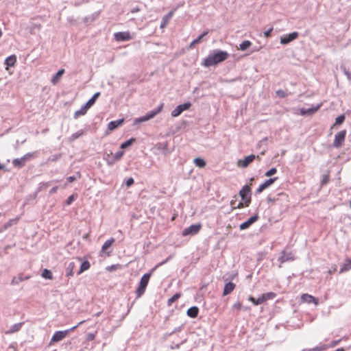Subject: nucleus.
I'll list each match as a JSON object with an SVG mask.
<instances>
[{
	"label": "nucleus",
	"instance_id": "f257e3e1",
	"mask_svg": "<svg viewBox=\"0 0 351 351\" xmlns=\"http://www.w3.org/2000/svg\"><path fill=\"white\" fill-rule=\"evenodd\" d=\"M228 57V53L226 51L217 50L215 51L213 53L208 55V57L204 60L202 64L205 67L214 66L226 60Z\"/></svg>",
	"mask_w": 351,
	"mask_h": 351
},
{
	"label": "nucleus",
	"instance_id": "f03ea898",
	"mask_svg": "<svg viewBox=\"0 0 351 351\" xmlns=\"http://www.w3.org/2000/svg\"><path fill=\"white\" fill-rule=\"evenodd\" d=\"M85 321L80 322L76 326L65 330L56 331L52 336L49 344L51 345L55 342H58L64 339L71 332L76 329L80 325L83 324Z\"/></svg>",
	"mask_w": 351,
	"mask_h": 351
},
{
	"label": "nucleus",
	"instance_id": "7ed1b4c3",
	"mask_svg": "<svg viewBox=\"0 0 351 351\" xmlns=\"http://www.w3.org/2000/svg\"><path fill=\"white\" fill-rule=\"evenodd\" d=\"M163 104H160L158 108L155 110H151L148 113H147L145 115L136 118L134 121V124H138L142 122H145L147 121H149L152 119H153L156 115H157L159 112H161L162 108H163Z\"/></svg>",
	"mask_w": 351,
	"mask_h": 351
},
{
	"label": "nucleus",
	"instance_id": "20e7f679",
	"mask_svg": "<svg viewBox=\"0 0 351 351\" xmlns=\"http://www.w3.org/2000/svg\"><path fill=\"white\" fill-rule=\"evenodd\" d=\"M295 260V253L290 251L287 252L286 250H283L280 256L278 258V261L280 262L279 267H282V264L286 262H292Z\"/></svg>",
	"mask_w": 351,
	"mask_h": 351
},
{
	"label": "nucleus",
	"instance_id": "39448f33",
	"mask_svg": "<svg viewBox=\"0 0 351 351\" xmlns=\"http://www.w3.org/2000/svg\"><path fill=\"white\" fill-rule=\"evenodd\" d=\"M239 195L244 202V206H248L251 202V188L248 185L243 186L239 191Z\"/></svg>",
	"mask_w": 351,
	"mask_h": 351
},
{
	"label": "nucleus",
	"instance_id": "423d86ee",
	"mask_svg": "<svg viewBox=\"0 0 351 351\" xmlns=\"http://www.w3.org/2000/svg\"><path fill=\"white\" fill-rule=\"evenodd\" d=\"M346 135V131L345 130H341V131L339 132L337 134H336L335 136V140H334V142L332 144L333 147L335 148L340 147L345 141Z\"/></svg>",
	"mask_w": 351,
	"mask_h": 351
},
{
	"label": "nucleus",
	"instance_id": "0eeeda50",
	"mask_svg": "<svg viewBox=\"0 0 351 351\" xmlns=\"http://www.w3.org/2000/svg\"><path fill=\"white\" fill-rule=\"evenodd\" d=\"M201 229V224H192L189 227L184 229L182 236L195 235L199 232Z\"/></svg>",
	"mask_w": 351,
	"mask_h": 351
},
{
	"label": "nucleus",
	"instance_id": "6e6552de",
	"mask_svg": "<svg viewBox=\"0 0 351 351\" xmlns=\"http://www.w3.org/2000/svg\"><path fill=\"white\" fill-rule=\"evenodd\" d=\"M81 261L80 258H77L75 261H73L69 263L66 266L65 275L66 277L73 276L74 274V269L76 268L77 265Z\"/></svg>",
	"mask_w": 351,
	"mask_h": 351
},
{
	"label": "nucleus",
	"instance_id": "1a4fd4ad",
	"mask_svg": "<svg viewBox=\"0 0 351 351\" xmlns=\"http://www.w3.org/2000/svg\"><path fill=\"white\" fill-rule=\"evenodd\" d=\"M191 106V104L190 102H186L183 104L178 105L171 111V116L173 117H177L181 114L183 111L188 110Z\"/></svg>",
	"mask_w": 351,
	"mask_h": 351
},
{
	"label": "nucleus",
	"instance_id": "9d476101",
	"mask_svg": "<svg viewBox=\"0 0 351 351\" xmlns=\"http://www.w3.org/2000/svg\"><path fill=\"white\" fill-rule=\"evenodd\" d=\"M114 39L118 42L128 41L132 39L129 32H119L114 34Z\"/></svg>",
	"mask_w": 351,
	"mask_h": 351
},
{
	"label": "nucleus",
	"instance_id": "9b49d317",
	"mask_svg": "<svg viewBox=\"0 0 351 351\" xmlns=\"http://www.w3.org/2000/svg\"><path fill=\"white\" fill-rule=\"evenodd\" d=\"M256 158H258L260 160L259 156L251 154V155L245 157L243 160H239L238 161V165L243 168H246Z\"/></svg>",
	"mask_w": 351,
	"mask_h": 351
},
{
	"label": "nucleus",
	"instance_id": "f8f14e48",
	"mask_svg": "<svg viewBox=\"0 0 351 351\" xmlns=\"http://www.w3.org/2000/svg\"><path fill=\"white\" fill-rule=\"evenodd\" d=\"M298 36V33L296 32H292L289 34H286L281 37L280 43L282 45L289 44L290 42L296 39Z\"/></svg>",
	"mask_w": 351,
	"mask_h": 351
},
{
	"label": "nucleus",
	"instance_id": "ddd939ff",
	"mask_svg": "<svg viewBox=\"0 0 351 351\" xmlns=\"http://www.w3.org/2000/svg\"><path fill=\"white\" fill-rule=\"evenodd\" d=\"M278 180L277 177L271 178L266 181H265L262 184H261L258 188L256 189L257 193H262L265 189L270 186L275 181Z\"/></svg>",
	"mask_w": 351,
	"mask_h": 351
},
{
	"label": "nucleus",
	"instance_id": "4468645a",
	"mask_svg": "<svg viewBox=\"0 0 351 351\" xmlns=\"http://www.w3.org/2000/svg\"><path fill=\"white\" fill-rule=\"evenodd\" d=\"M301 300L308 304L314 303L316 306L318 304V299L308 293H303L301 295Z\"/></svg>",
	"mask_w": 351,
	"mask_h": 351
},
{
	"label": "nucleus",
	"instance_id": "2eb2a0df",
	"mask_svg": "<svg viewBox=\"0 0 351 351\" xmlns=\"http://www.w3.org/2000/svg\"><path fill=\"white\" fill-rule=\"evenodd\" d=\"M258 215L252 216L250 219H248V220L241 223V225L239 226L240 230H245V229L248 228L252 223L256 222L258 220Z\"/></svg>",
	"mask_w": 351,
	"mask_h": 351
},
{
	"label": "nucleus",
	"instance_id": "dca6fc26",
	"mask_svg": "<svg viewBox=\"0 0 351 351\" xmlns=\"http://www.w3.org/2000/svg\"><path fill=\"white\" fill-rule=\"evenodd\" d=\"M23 324H24V322H19L17 324H14L10 328L9 330H8L5 332V334L10 335V334H12V333L19 331L21 329Z\"/></svg>",
	"mask_w": 351,
	"mask_h": 351
},
{
	"label": "nucleus",
	"instance_id": "f3484780",
	"mask_svg": "<svg viewBox=\"0 0 351 351\" xmlns=\"http://www.w3.org/2000/svg\"><path fill=\"white\" fill-rule=\"evenodd\" d=\"M235 284L232 282L226 283L223 288V295H227L230 294L235 289Z\"/></svg>",
	"mask_w": 351,
	"mask_h": 351
},
{
	"label": "nucleus",
	"instance_id": "a211bd4d",
	"mask_svg": "<svg viewBox=\"0 0 351 351\" xmlns=\"http://www.w3.org/2000/svg\"><path fill=\"white\" fill-rule=\"evenodd\" d=\"M123 122V119H119L116 121H110L108 125V129L110 131L114 130L117 127L121 125Z\"/></svg>",
	"mask_w": 351,
	"mask_h": 351
},
{
	"label": "nucleus",
	"instance_id": "6ab92c4d",
	"mask_svg": "<svg viewBox=\"0 0 351 351\" xmlns=\"http://www.w3.org/2000/svg\"><path fill=\"white\" fill-rule=\"evenodd\" d=\"M321 104L317 105L315 107L308 108H302L301 110L302 114H312L316 111L319 110Z\"/></svg>",
	"mask_w": 351,
	"mask_h": 351
},
{
	"label": "nucleus",
	"instance_id": "aec40b11",
	"mask_svg": "<svg viewBox=\"0 0 351 351\" xmlns=\"http://www.w3.org/2000/svg\"><path fill=\"white\" fill-rule=\"evenodd\" d=\"M199 313V308L197 306H192L187 310L186 314L191 318H195L197 317Z\"/></svg>",
	"mask_w": 351,
	"mask_h": 351
},
{
	"label": "nucleus",
	"instance_id": "412c9836",
	"mask_svg": "<svg viewBox=\"0 0 351 351\" xmlns=\"http://www.w3.org/2000/svg\"><path fill=\"white\" fill-rule=\"evenodd\" d=\"M25 158L21 157L20 158H15L12 160V165L14 167L17 168H21L25 165Z\"/></svg>",
	"mask_w": 351,
	"mask_h": 351
},
{
	"label": "nucleus",
	"instance_id": "4be33fe9",
	"mask_svg": "<svg viewBox=\"0 0 351 351\" xmlns=\"http://www.w3.org/2000/svg\"><path fill=\"white\" fill-rule=\"evenodd\" d=\"M29 279V277H23L22 274L19 275L18 276H14L11 280L10 284L12 285H19L21 282Z\"/></svg>",
	"mask_w": 351,
	"mask_h": 351
},
{
	"label": "nucleus",
	"instance_id": "5701e85b",
	"mask_svg": "<svg viewBox=\"0 0 351 351\" xmlns=\"http://www.w3.org/2000/svg\"><path fill=\"white\" fill-rule=\"evenodd\" d=\"M208 34V31H205L202 34H200L196 39L193 40L191 43H190V45H189V47L190 48H192L195 45L199 43L203 38L204 36H206L207 34Z\"/></svg>",
	"mask_w": 351,
	"mask_h": 351
},
{
	"label": "nucleus",
	"instance_id": "b1692460",
	"mask_svg": "<svg viewBox=\"0 0 351 351\" xmlns=\"http://www.w3.org/2000/svg\"><path fill=\"white\" fill-rule=\"evenodd\" d=\"M90 267V263L88 261H83L80 265V268L79 271H77V274L80 275L82 274L84 271L88 270Z\"/></svg>",
	"mask_w": 351,
	"mask_h": 351
},
{
	"label": "nucleus",
	"instance_id": "393cba45",
	"mask_svg": "<svg viewBox=\"0 0 351 351\" xmlns=\"http://www.w3.org/2000/svg\"><path fill=\"white\" fill-rule=\"evenodd\" d=\"M351 269V258H348L346 260L345 263L341 267L339 272L343 273L345 271H348Z\"/></svg>",
	"mask_w": 351,
	"mask_h": 351
},
{
	"label": "nucleus",
	"instance_id": "a878e982",
	"mask_svg": "<svg viewBox=\"0 0 351 351\" xmlns=\"http://www.w3.org/2000/svg\"><path fill=\"white\" fill-rule=\"evenodd\" d=\"M89 108L88 106H86V104H84L80 110L75 111V112L74 113V118L75 119H77L80 116H82V115H84L86 112H87V110Z\"/></svg>",
	"mask_w": 351,
	"mask_h": 351
},
{
	"label": "nucleus",
	"instance_id": "bb28decb",
	"mask_svg": "<svg viewBox=\"0 0 351 351\" xmlns=\"http://www.w3.org/2000/svg\"><path fill=\"white\" fill-rule=\"evenodd\" d=\"M16 61V57L15 55H11L8 57L5 60V64L8 66H13Z\"/></svg>",
	"mask_w": 351,
	"mask_h": 351
},
{
	"label": "nucleus",
	"instance_id": "cd10ccee",
	"mask_svg": "<svg viewBox=\"0 0 351 351\" xmlns=\"http://www.w3.org/2000/svg\"><path fill=\"white\" fill-rule=\"evenodd\" d=\"M100 93H95L93 97L85 104L86 106L90 108L95 102L96 99L99 97Z\"/></svg>",
	"mask_w": 351,
	"mask_h": 351
},
{
	"label": "nucleus",
	"instance_id": "c85d7f7f",
	"mask_svg": "<svg viewBox=\"0 0 351 351\" xmlns=\"http://www.w3.org/2000/svg\"><path fill=\"white\" fill-rule=\"evenodd\" d=\"M147 286L143 285L142 283H139V285L136 289V294L137 298H140L145 291Z\"/></svg>",
	"mask_w": 351,
	"mask_h": 351
},
{
	"label": "nucleus",
	"instance_id": "c756f323",
	"mask_svg": "<svg viewBox=\"0 0 351 351\" xmlns=\"http://www.w3.org/2000/svg\"><path fill=\"white\" fill-rule=\"evenodd\" d=\"M64 69H62L59 70L55 75L51 79V83L56 84L58 80V79L64 74Z\"/></svg>",
	"mask_w": 351,
	"mask_h": 351
},
{
	"label": "nucleus",
	"instance_id": "7c9ffc66",
	"mask_svg": "<svg viewBox=\"0 0 351 351\" xmlns=\"http://www.w3.org/2000/svg\"><path fill=\"white\" fill-rule=\"evenodd\" d=\"M276 294L274 292H267V293H263V295H261V296L265 302L269 300H273L276 297Z\"/></svg>",
	"mask_w": 351,
	"mask_h": 351
},
{
	"label": "nucleus",
	"instance_id": "2f4dec72",
	"mask_svg": "<svg viewBox=\"0 0 351 351\" xmlns=\"http://www.w3.org/2000/svg\"><path fill=\"white\" fill-rule=\"evenodd\" d=\"M151 277V273L145 274L141 278L140 282L143 285L147 286L149 278Z\"/></svg>",
	"mask_w": 351,
	"mask_h": 351
},
{
	"label": "nucleus",
	"instance_id": "473e14b6",
	"mask_svg": "<svg viewBox=\"0 0 351 351\" xmlns=\"http://www.w3.org/2000/svg\"><path fill=\"white\" fill-rule=\"evenodd\" d=\"M194 163L197 167L203 168L206 166V162L201 158H196L194 159Z\"/></svg>",
	"mask_w": 351,
	"mask_h": 351
},
{
	"label": "nucleus",
	"instance_id": "72a5a7b5",
	"mask_svg": "<svg viewBox=\"0 0 351 351\" xmlns=\"http://www.w3.org/2000/svg\"><path fill=\"white\" fill-rule=\"evenodd\" d=\"M84 130H80L77 131V132L73 133L69 137V140L71 141H73L76 140L77 138H80V136H82L84 134Z\"/></svg>",
	"mask_w": 351,
	"mask_h": 351
},
{
	"label": "nucleus",
	"instance_id": "f704fd0d",
	"mask_svg": "<svg viewBox=\"0 0 351 351\" xmlns=\"http://www.w3.org/2000/svg\"><path fill=\"white\" fill-rule=\"evenodd\" d=\"M252 43L250 40H244L239 45V49L245 51L251 46Z\"/></svg>",
	"mask_w": 351,
	"mask_h": 351
},
{
	"label": "nucleus",
	"instance_id": "c9c22d12",
	"mask_svg": "<svg viewBox=\"0 0 351 351\" xmlns=\"http://www.w3.org/2000/svg\"><path fill=\"white\" fill-rule=\"evenodd\" d=\"M114 239L113 238H111L110 239H108L105 241V243L103 244L101 250L102 251H106L107 249H108L111 245L114 243Z\"/></svg>",
	"mask_w": 351,
	"mask_h": 351
},
{
	"label": "nucleus",
	"instance_id": "e433bc0d",
	"mask_svg": "<svg viewBox=\"0 0 351 351\" xmlns=\"http://www.w3.org/2000/svg\"><path fill=\"white\" fill-rule=\"evenodd\" d=\"M180 296H181V294L179 293L174 294L172 297H171L168 300L167 304L169 306H171L174 302H176L177 300H178L180 298Z\"/></svg>",
	"mask_w": 351,
	"mask_h": 351
},
{
	"label": "nucleus",
	"instance_id": "4c0bfd02",
	"mask_svg": "<svg viewBox=\"0 0 351 351\" xmlns=\"http://www.w3.org/2000/svg\"><path fill=\"white\" fill-rule=\"evenodd\" d=\"M41 276L46 279H52L53 278L51 271L47 269H45L43 271Z\"/></svg>",
	"mask_w": 351,
	"mask_h": 351
},
{
	"label": "nucleus",
	"instance_id": "58836bf2",
	"mask_svg": "<svg viewBox=\"0 0 351 351\" xmlns=\"http://www.w3.org/2000/svg\"><path fill=\"white\" fill-rule=\"evenodd\" d=\"M172 14H173V12H171L168 14H167L166 16H165L163 17L162 22V23L160 25V27L161 28H163V27H165L166 26V25H167V23L168 22V20L171 17Z\"/></svg>",
	"mask_w": 351,
	"mask_h": 351
},
{
	"label": "nucleus",
	"instance_id": "ea45409f",
	"mask_svg": "<svg viewBox=\"0 0 351 351\" xmlns=\"http://www.w3.org/2000/svg\"><path fill=\"white\" fill-rule=\"evenodd\" d=\"M134 141H135V139L134 138H131L128 139V141H126L125 142L123 143L121 145V148L125 149V148L128 147L129 146H130Z\"/></svg>",
	"mask_w": 351,
	"mask_h": 351
},
{
	"label": "nucleus",
	"instance_id": "a19ab883",
	"mask_svg": "<svg viewBox=\"0 0 351 351\" xmlns=\"http://www.w3.org/2000/svg\"><path fill=\"white\" fill-rule=\"evenodd\" d=\"M230 205L232 207V209L235 208H241L244 207V204L243 202H239L238 204H237V200H232L230 202Z\"/></svg>",
	"mask_w": 351,
	"mask_h": 351
},
{
	"label": "nucleus",
	"instance_id": "79ce46f5",
	"mask_svg": "<svg viewBox=\"0 0 351 351\" xmlns=\"http://www.w3.org/2000/svg\"><path fill=\"white\" fill-rule=\"evenodd\" d=\"M23 157L25 158V161H27L32 158L37 157V152H29L25 154Z\"/></svg>",
	"mask_w": 351,
	"mask_h": 351
},
{
	"label": "nucleus",
	"instance_id": "37998d69",
	"mask_svg": "<svg viewBox=\"0 0 351 351\" xmlns=\"http://www.w3.org/2000/svg\"><path fill=\"white\" fill-rule=\"evenodd\" d=\"M81 178V174L80 172H77L76 173V176H69L66 178L67 181L69 182H73L75 180H77V179H80Z\"/></svg>",
	"mask_w": 351,
	"mask_h": 351
},
{
	"label": "nucleus",
	"instance_id": "c03bdc74",
	"mask_svg": "<svg viewBox=\"0 0 351 351\" xmlns=\"http://www.w3.org/2000/svg\"><path fill=\"white\" fill-rule=\"evenodd\" d=\"M61 154L52 155L47 158V162H56L61 158Z\"/></svg>",
	"mask_w": 351,
	"mask_h": 351
},
{
	"label": "nucleus",
	"instance_id": "a18cd8bd",
	"mask_svg": "<svg viewBox=\"0 0 351 351\" xmlns=\"http://www.w3.org/2000/svg\"><path fill=\"white\" fill-rule=\"evenodd\" d=\"M123 154H124V152H123V151H122V150H120V151L117 152L114 154V156H113V158H114V160H120V159L122 158V156H123Z\"/></svg>",
	"mask_w": 351,
	"mask_h": 351
},
{
	"label": "nucleus",
	"instance_id": "49530a36",
	"mask_svg": "<svg viewBox=\"0 0 351 351\" xmlns=\"http://www.w3.org/2000/svg\"><path fill=\"white\" fill-rule=\"evenodd\" d=\"M345 120V116L343 114L338 116L335 119V125H341Z\"/></svg>",
	"mask_w": 351,
	"mask_h": 351
},
{
	"label": "nucleus",
	"instance_id": "de8ad7c7",
	"mask_svg": "<svg viewBox=\"0 0 351 351\" xmlns=\"http://www.w3.org/2000/svg\"><path fill=\"white\" fill-rule=\"evenodd\" d=\"M328 181H329V175H328V174L323 175L322 180H321V185L324 186V185L326 184L328 182Z\"/></svg>",
	"mask_w": 351,
	"mask_h": 351
},
{
	"label": "nucleus",
	"instance_id": "09e8293b",
	"mask_svg": "<svg viewBox=\"0 0 351 351\" xmlns=\"http://www.w3.org/2000/svg\"><path fill=\"white\" fill-rule=\"evenodd\" d=\"M276 172H277L276 168L273 167V168L270 169L269 170H268L267 171H266L265 175V176L269 177V176H271L272 175L275 174Z\"/></svg>",
	"mask_w": 351,
	"mask_h": 351
},
{
	"label": "nucleus",
	"instance_id": "8fccbe9b",
	"mask_svg": "<svg viewBox=\"0 0 351 351\" xmlns=\"http://www.w3.org/2000/svg\"><path fill=\"white\" fill-rule=\"evenodd\" d=\"M17 221H18V218L12 219L9 220V221H8V222L4 225L5 228H7L8 227L11 226L12 224L16 223Z\"/></svg>",
	"mask_w": 351,
	"mask_h": 351
},
{
	"label": "nucleus",
	"instance_id": "3c124183",
	"mask_svg": "<svg viewBox=\"0 0 351 351\" xmlns=\"http://www.w3.org/2000/svg\"><path fill=\"white\" fill-rule=\"evenodd\" d=\"M276 95L281 97V98H284L285 97H287V94L286 93L285 91H284L283 90H278L276 92Z\"/></svg>",
	"mask_w": 351,
	"mask_h": 351
},
{
	"label": "nucleus",
	"instance_id": "603ef678",
	"mask_svg": "<svg viewBox=\"0 0 351 351\" xmlns=\"http://www.w3.org/2000/svg\"><path fill=\"white\" fill-rule=\"evenodd\" d=\"M273 30V27H271L269 29H268L267 31L264 32V36L265 38H269L271 36V33Z\"/></svg>",
	"mask_w": 351,
	"mask_h": 351
},
{
	"label": "nucleus",
	"instance_id": "864d4df0",
	"mask_svg": "<svg viewBox=\"0 0 351 351\" xmlns=\"http://www.w3.org/2000/svg\"><path fill=\"white\" fill-rule=\"evenodd\" d=\"M95 336H96L95 333H88V334L87 335L86 339H87L88 341H93V340H94V339H95Z\"/></svg>",
	"mask_w": 351,
	"mask_h": 351
},
{
	"label": "nucleus",
	"instance_id": "5fc2aeb1",
	"mask_svg": "<svg viewBox=\"0 0 351 351\" xmlns=\"http://www.w3.org/2000/svg\"><path fill=\"white\" fill-rule=\"evenodd\" d=\"M134 181L132 178H130L127 180L125 184L128 187L132 186L134 184Z\"/></svg>",
	"mask_w": 351,
	"mask_h": 351
},
{
	"label": "nucleus",
	"instance_id": "6e6d98bb",
	"mask_svg": "<svg viewBox=\"0 0 351 351\" xmlns=\"http://www.w3.org/2000/svg\"><path fill=\"white\" fill-rule=\"evenodd\" d=\"M263 302H265V301L263 300L262 296L261 295L260 297H258L256 299V302H255V305H259V304H263Z\"/></svg>",
	"mask_w": 351,
	"mask_h": 351
},
{
	"label": "nucleus",
	"instance_id": "4d7b16f0",
	"mask_svg": "<svg viewBox=\"0 0 351 351\" xmlns=\"http://www.w3.org/2000/svg\"><path fill=\"white\" fill-rule=\"evenodd\" d=\"M241 306H242L241 303H240V302H237V303H235V304L232 306V308H233L234 309L240 310V309L241 308Z\"/></svg>",
	"mask_w": 351,
	"mask_h": 351
},
{
	"label": "nucleus",
	"instance_id": "13d9d810",
	"mask_svg": "<svg viewBox=\"0 0 351 351\" xmlns=\"http://www.w3.org/2000/svg\"><path fill=\"white\" fill-rule=\"evenodd\" d=\"M73 200H74V197H73V195H71V196H69V197L67 198V199H66V204L67 205H70V204L73 202Z\"/></svg>",
	"mask_w": 351,
	"mask_h": 351
},
{
	"label": "nucleus",
	"instance_id": "bf43d9fd",
	"mask_svg": "<svg viewBox=\"0 0 351 351\" xmlns=\"http://www.w3.org/2000/svg\"><path fill=\"white\" fill-rule=\"evenodd\" d=\"M94 19H95V18L93 16H91V17L88 16V17H85L84 21V22H88L90 21H93Z\"/></svg>",
	"mask_w": 351,
	"mask_h": 351
},
{
	"label": "nucleus",
	"instance_id": "052dcab7",
	"mask_svg": "<svg viewBox=\"0 0 351 351\" xmlns=\"http://www.w3.org/2000/svg\"><path fill=\"white\" fill-rule=\"evenodd\" d=\"M57 190H58V186H54V187H53V188L50 190L49 193H50V194H53V193H56V192H57Z\"/></svg>",
	"mask_w": 351,
	"mask_h": 351
},
{
	"label": "nucleus",
	"instance_id": "680f3d73",
	"mask_svg": "<svg viewBox=\"0 0 351 351\" xmlns=\"http://www.w3.org/2000/svg\"><path fill=\"white\" fill-rule=\"evenodd\" d=\"M181 329H182L181 326L177 327L169 335H171V334H173V333L176 332L180 331Z\"/></svg>",
	"mask_w": 351,
	"mask_h": 351
},
{
	"label": "nucleus",
	"instance_id": "e2e57ef3",
	"mask_svg": "<svg viewBox=\"0 0 351 351\" xmlns=\"http://www.w3.org/2000/svg\"><path fill=\"white\" fill-rule=\"evenodd\" d=\"M248 300L252 302L255 305V302H256V299H255L254 297L250 296L249 298H248Z\"/></svg>",
	"mask_w": 351,
	"mask_h": 351
},
{
	"label": "nucleus",
	"instance_id": "0e129e2a",
	"mask_svg": "<svg viewBox=\"0 0 351 351\" xmlns=\"http://www.w3.org/2000/svg\"><path fill=\"white\" fill-rule=\"evenodd\" d=\"M267 201L270 202H274L275 201V199L271 198V197H267Z\"/></svg>",
	"mask_w": 351,
	"mask_h": 351
},
{
	"label": "nucleus",
	"instance_id": "69168bd1",
	"mask_svg": "<svg viewBox=\"0 0 351 351\" xmlns=\"http://www.w3.org/2000/svg\"><path fill=\"white\" fill-rule=\"evenodd\" d=\"M169 258H167L165 261H164L163 262L160 263L159 264V265H162V264H164V263H167V262L168 261V260H169Z\"/></svg>",
	"mask_w": 351,
	"mask_h": 351
},
{
	"label": "nucleus",
	"instance_id": "338daca9",
	"mask_svg": "<svg viewBox=\"0 0 351 351\" xmlns=\"http://www.w3.org/2000/svg\"><path fill=\"white\" fill-rule=\"evenodd\" d=\"M3 168H4V165H0V170H1V169H3Z\"/></svg>",
	"mask_w": 351,
	"mask_h": 351
},
{
	"label": "nucleus",
	"instance_id": "774afa93",
	"mask_svg": "<svg viewBox=\"0 0 351 351\" xmlns=\"http://www.w3.org/2000/svg\"><path fill=\"white\" fill-rule=\"evenodd\" d=\"M313 350H315V351H319V349L318 348H315Z\"/></svg>",
	"mask_w": 351,
	"mask_h": 351
}]
</instances>
